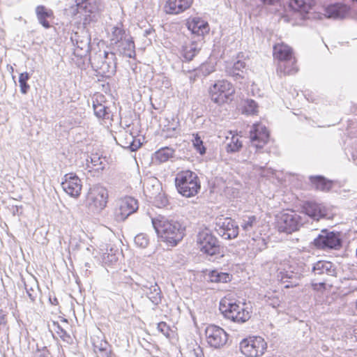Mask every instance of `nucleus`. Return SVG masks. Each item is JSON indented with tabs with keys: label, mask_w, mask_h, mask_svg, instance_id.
<instances>
[{
	"label": "nucleus",
	"mask_w": 357,
	"mask_h": 357,
	"mask_svg": "<svg viewBox=\"0 0 357 357\" xmlns=\"http://www.w3.org/2000/svg\"><path fill=\"white\" fill-rule=\"evenodd\" d=\"M219 310L225 319L238 324L245 323L252 314V308L249 303L236 300L231 295L220 299Z\"/></svg>",
	"instance_id": "1"
},
{
	"label": "nucleus",
	"mask_w": 357,
	"mask_h": 357,
	"mask_svg": "<svg viewBox=\"0 0 357 357\" xmlns=\"http://www.w3.org/2000/svg\"><path fill=\"white\" fill-rule=\"evenodd\" d=\"M153 225L158 235L164 241L172 245L177 244L184 235V228L176 221H170L164 217H159L152 220Z\"/></svg>",
	"instance_id": "2"
},
{
	"label": "nucleus",
	"mask_w": 357,
	"mask_h": 357,
	"mask_svg": "<svg viewBox=\"0 0 357 357\" xmlns=\"http://www.w3.org/2000/svg\"><path fill=\"white\" fill-rule=\"evenodd\" d=\"M175 185L178 192L185 197L195 196L201 188L199 177L190 170L178 172L175 177Z\"/></svg>",
	"instance_id": "3"
},
{
	"label": "nucleus",
	"mask_w": 357,
	"mask_h": 357,
	"mask_svg": "<svg viewBox=\"0 0 357 357\" xmlns=\"http://www.w3.org/2000/svg\"><path fill=\"white\" fill-rule=\"evenodd\" d=\"M303 225L301 216L295 211L286 209L275 217V227L280 233L291 234Z\"/></svg>",
	"instance_id": "4"
},
{
	"label": "nucleus",
	"mask_w": 357,
	"mask_h": 357,
	"mask_svg": "<svg viewBox=\"0 0 357 357\" xmlns=\"http://www.w3.org/2000/svg\"><path fill=\"white\" fill-rule=\"evenodd\" d=\"M209 96L212 102L218 105H224L231 102L236 93L234 86L230 82L218 80L209 89Z\"/></svg>",
	"instance_id": "5"
},
{
	"label": "nucleus",
	"mask_w": 357,
	"mask_h": 357,
	"mask_svg": "<svg viewBox=\"0 0 357 357\" xmlns=\"http://www.w3.org/2000/svg\"><path fill=\"white\" fill-rule=\"evenodd\" d=\"M198 250L206 256L220 255L221 249L218 238L208 229L200 231L197 236Z\"/></svg>",
	"instance_id": "6"
},
{
	"label": "nucleus",
	"mask_w": 357,
	"mask_h": 357,
	"mask_svg": "<svg viewBox=\"0 0 357 357\" xmlns=\"http://www.w3.org/2000/svg\"><path fill=\"white\" fill-rule=\"evenodd\" d=\"M241 352L245 357H260L267 349V343L261 336H248L239 344Z\"/></svg>",
	"instance_id": "7"
},
{
	"label": "nucleus",
	"mask_w": 357,
	"mask_h": 357,
	"mask_svg": "<svg viewBox=\"0 0 357 357\" xmlns=\"http://www.w3.org/2000/svg\"><path fill=\"white\" fill-rule=\"evenodd\" d=\"M86 200L91 209L100 211L107 206L108 200L107 190L102 186H93L89 189Z\"/></svg>",
	"instance_id": "8"
},
{
	"label": "nucleus",
	"mask_w": 357,
	"mask_h": 357,
	"mask_svg": "<svg viewBox=\"0 0 357 357\" xmlns=\"http://www.w3.org/2000/svg\"><path fill=\"white\" fill-rule=\"evenodd\" d=\"M205 340L210 347L218 349L227 343L228 334L222 328L211 324L205 330Z\"/></svg>",
	"instance_id": "9"
},
{
	"label": "nucleus",
	"mask_w": 357,
	"mask_h": 357,
	"mask_svg": "<svg viewBox=\"0 0 357 357\" xmlns=\"http://www.w3.org/2000/svg\"><path fill=\"white\" fill-rule=\"evenodd\" d=\"M314 245L316 248L321 250H338L342 245L340 234L323 230L314 240Z\"/></svg>",
	"instance_id": "10"
},
{
	"label": "nucleus",
	"mask_w": 357,
	"mask_h": 357,
	"mask_svg": "<svg viewBox=\"0 0 357 357\" xmlns=\"http://www.w3.org/2000/svg\"><path fill=\"white\" fill-rule=\"evenodd\" d=\"M75 4L70 7L72 16L81 14L84 16V21L90 20L91 15L98 11L97 0H75Z\"/></svg>",
	"instance_id": "11"
},
{
	"label": "nucleus",
	"mask_w": 357,
	"mask_h": 357,
	"mask_svg": "<svg viewBox=\"0 0 357 357\" xmlns=\"http://www.w3.org/2000/svg\"><path fill=\"white\" fill-rule=\"evenodd\" d=\"M138 209V202L131 197H125L119 199L114 211L115 218L118 221H124L129 215Z\"/></svg>",
	"instance_id": "12"
},
{
	"label": "nucleus",
	"mask_w": 357,
	"mask_h": 357,
	"mask_svg": "<svg viewBox=\"0 0 357 357\" xmlns=\"http://www.w3.org/2000/svg\"><path fill=\"white\" fill-rule=\"evenodd\" d=\"M185 26L192 35L202 38H204L211 30L208 21L199 16L189 17L185 20Z\"/></svg>",
	"instance_id": "13"
},
{
	"label": "nucleus",
	"mask_w": 357,
	"mask_h": 357,
	"mask_svg": "<svg viewBox=\"0 0 357 357\" xmlns=\"http://www.w3.org/2000/svg\"><path fill=\"white\" fill-rule=\"evenodd\" d=\"M215 225L221 236L226 239H233L238 235V227L231 218L220 215L215 219Z\"/></svg>",
	"instance_id": "14"
},
{
	"label": "nucleus",
	"mask_w": 357,
	"mask_h": 357,
	"mask_svg": "<svg viewBox=\"0 0 357 357\" xmlns=\"http://www.w3.org/2000/svg\"><path fill=\"white\" fill-rule=\"evenodd\" d=\"M61 187L69 196L77 198L81 195L82 183L75 173H68L64 175Z\"/></svg>",
	"instance_id": "15"
},
{
	"label": "nucleus",
	"mask_w": 357,
	"mask_h": 357,
	"mask_svg": "<svg viewBox=\"0 0 357 357\" xmlns=\"http://www.w3.org/2000/svg\"><path fill=\"white\" fill-rule=\"evenodd\" d=\"M195 0H165L162 10L169 15H178L189 10L194 4Z\"/></svg>",
	"instance_id": "16"
},
{
	"label": "nucleus",
	"mask_w": 357,
	"mask_h": 357,
	"mask_svg": "<svg viewBox=\"0 0 357 357\" xmlns=\"http://www.w3.org/2000/svg\"><path fill=\"white\" fill-rule=\"evenodd\" d=\"M250 137L252 144L257 149L264 147L269 139V132L266 128L261 123L253 124Z\"/></svg>",
	"instance_id": "17"
},
{
	"label": "nucleus",
	"mask_w": 357,
	"mask_h": 357,
	"mask_svg": "<svg viewBox=\"0 0 357 357\" xmlns=\"http://www.w3.org/2000/svg\"><path fill=\"white\" fill-rule=\"evenodd\" d=\"M93 107L95 115L102 119H112L109 108L106 105V98L103 94L96 93L93 100Z\"/></svg>",
	"instance_id": "18"
},
{
	"label": "nucleus",
	"mask_w": 357,
	"mask_h": 357,
	"mask_svg": "<svg viewBox=\"0 0 357 357\" xmlns=\"http://www.w3.org/2000/svg\"><path fill=\"white\" fill-rule=\"evenodd\" d=\"M248 56L242 52L236 54V61L231 66H227V73L233 77L243 78V70L245 69Z\"/></svg>",
	"instance_id": "19"
},
{
	"label": "nucleus",
	"mask_w": 357,
	"mask_h": 357,
	"mask_svg": "<svg viewBox=\"0 0 357 357\" xmlns=\"http://www.w3.org/2000/svg\"><path fill=\"white\" fill-rule=\"evenodd\" d=\"M273 56L275 60L280 62L295 57V55L291 47L280 42L273 45Z\"/></svg>",
	"instance_id": "20"
},
{
	"label": "nucleus",
	"mask_w": 357,
	"mask_h": 357,
	"mask_svg": "<svg viewBox=\"0 0 357 357\" xmlns=\"http://www.w3.org/2000/svg\"><path fill=\"white\" fill-rule=\"evenodd\" d=\"M298 71L297 59L295 57L286 61H280L278 64L277 73L280 76L291 75Z\"/></svg>",
	"instance_id": "21"
},
{
	"label": "nucleus",
	"mask_w": 357,
	"mask_h": 357,
	"mask_svg": "<svg viewBox=\"0 0 357 357\" xmlns=\"http://www.w3.org/2000/svg\"><path fill=\"white\" fill-rule=\"evenodd\" d=\"M350 8L343 3L328 6L325 10V15L328 18H344L347 16Z\"/></svg>",
	"instance_id": "22"
},
{
	"label": "nucleus",
	"mask_w": 357,
	"mask_h": 357,
	"mask_svg": "<svg viewBox=\"0 0 357 357\" xmlns=\"http://www.w3.org/2000/svg\"><path fill=\"white\" fill-rule=\"evenodd\" d=\"M36 14L39 22L45 29H49L51 26L50 20L54 18V12L52 10L46 8L45 6L40 5L36 8Z\"/></svg>",
	"instance_id": "23"
},
{
	"label": "nucleus",
	"mask_w": 357,
	"mask_h": 357,
	"mask_svg": "<svg viewBox=\"0 0 357 357\" xmlns=\"http://www.w3.org/2000/svg\"><path fill=\"white\" fill-rule=\"evenodd\" d=\"M301 209L303 213L314 219L318 220L324 215L320 205L314 202H305L302 204Z\"/></svg>",
	"instance_id": "24"
},
{
	"label": "nucleus",
	"mask_w": 357,
	"mask_h": 357,
	"mask_svg": "<svg viewBox=\"0 0 357 357\" xmlns=\"http://www.w3.org/2000/svg\"><path fill=\"white\" fill-rule=\"evenodd\" d=\"M200 50L201 47L199 46L197 42L191 41L182 47L181 54L185 61H190Z\"/></svg>",
	"instance_id": "25"
},
{
	"label": "nucleus",
	"mask_w": 357,
	"mask_h": 357,
	"mask_svg": "<svg viewBox=\"0 0 357 357\" xmlns=\"http://www.w3.org/2000/svg\"><path fill=\"white\" fill-rule=\"evenodd\" d=\"M334 271L333 264L328 261H319L314 264L312 268L314 275H332Z\"/></svg>",
	"instance_id": "26"
},
{
	"label": "nucleus",
	"mask_w": 357,
	"mask_h": 357,
	"mask_svg": "<svg viewBox=\"0 0 357 357\" xmlns=\"http://www.w3.org/2000/svg\"><path fill=\"white\" fill-rule=\"evenodd\" d=\"M314 0H290L289 6L295 11L307 13L314 6Z\"/></svg>",
	"instance_id": "27"
},
{
	"label": "nucleus",
	"mask_w": 357,
	"mask_h": 357,
	"mask_svg": "<svg viewBox=\"0 0 357 357\" xmlns=\"http://www.w3.org/2000/svg\"><path fill=\"white\" fill-rule=\"evenodd\" d=\"M208 278L211 282L227 283L231 280L232 276L229 273L219 272L217 270H213L209 272Z\"/></svg>",
	"instance_id": "28"
},
{
	"label": "nucleus",
	"mask_w": 357,
	"mask_h": 357,
	"mask_svg": "<svg viewBox=\"0 0 357 357\" xmlns=\"http://www.w3.org/2000/svg\"><path fill=\"white\" fill-rule=\"evenodd\" d=\"M174 155V150L169 147H163L155 152L153 160L158 163L165 162Z\"/></svg>",
	"instance_id": "29"
},
{
	"label": "nucleus",
	"mask_w": 357,
	"mask_h": 357,
	"mask_svg": "<svg viewBox=\"0 0 357 357\" xmlns=\"http://www.w3.org/2000/svg\"><path fill=\"white\" fill-rule=\"evenodd\" d=\"M126 142L121 144L123 147L130 149L132 151H135L139 149L142 146V142L139 139L134 137L131 133H125Z\"/></svg>",
	"instance_id": "30"
},
{
	"label": "nucleus",
	"mask_w": 357,
	"mask_h": 357,
	"mask_svg": "<svg viewBox=\"0 0 357 357\" xmlns=\"http://www.w3.org/2000/svg\"><path fill=\"white\" fill-rule=\"evenodd\" d=\"M230 142L227 145V150L228 152H236L238 151L242 146V142L241 141L239 136L237 133H232Z\"/></svg>",
	"instance_id": "31"
},
{
	"label": "nucleus",
	"mask_w": 357,
	"mask_h": 357,
	"mask_svg": "<svg viewBox=\"0 0 357 357\" xmlns=\"http://www.w3.org/2000/svg\"><path fill=\"white\" fill-rule=\"evenodd\" d=\"M242 112L245 114H257L258 112V105L253 100L248 99L244 102Z\"/></svg>",
	"instance_id": "32"
},
{
	"label": "nucleus",
	"mask_w": 357,
	"mask_h": 357,
	"mask_svg": "<svg viewBox=\"0 0 357 357\" xmlns=\"http://www.w3.org/2000/svg\"><path fill=\"white\" fill-rule=\"evenodd\" d=\"M118 261V257L112 250L107 251L102 255V262L105 266H112Z\"/></svg>",
	"instance_id": "33"
},
{
	"label": "nucleus",
	"mask_w": 357,
	"mask_h": 357,
	"mask_svg": "<svg viewBox=\"0 0 357 357\" xmlns=\"http://www.w3.org/2000/svg\"><path fill=\"white\" fill-rule=\"evenodd\" d=\"M312 182L316 188L319 190H328L331 187V183L321 176L314 178Z\"/></svg>",
	"instance_id": "34"
},
{
	"label": "nucleus",
	"mask_w": 357,
	"mask_h": 357,
	"mask_svg": "<svg viewBox=\"0 0 357 357\" xmlns=\"http://www.w3.org/2000/svg\"><path fill=\"white\" fill-rule=\"evenodd\" d=\"M126 31L120 27H114L113 29L112 36H111V42L113 44H118L125 38Z\"/></svg>",
	"instance_id": "35"
},
{
	"label": "nucleus",
	"mask_w": 357,
	"mask_h": 357,
	"mask_svg": "<svg viewBox=\"0 0 357 357\" xmlns=\"http://www.w3.org/2000/svg\"><path fill=\"white\" fill-rule=\"evenodd\" d=\"M29 79V75L26 72L21 73L19 76L20 91L23 94H26L30 89L29 85L27 84Z\"/></svg>",
	"instance_id": "36"
},
{
	"label": "nucleus",
	"mask_w": 357,
	"mask_h": 357,
	"mask_svg": "<svg viewBox=\"0 0 357 357\" xmlns=\"http://www.w3.org/2000/svg\"><path fill=\"white\" fill-rule=\"evenodd\" d=\"M158 330L162 333L167 338H172L174 334V331L165 321H160L158 324Z\"/></svg>",
	"instance_id": "37"
},
{
	"label": "nucleus",
	"mask_w": 357,
	"mask_h": 357,
	"mask_svg": "<svg viewBox=\"0 0 357 357\" xmlns=\"http://www.w3.org/2000/svg\"><path fill=\"white\" fill-rule=\"evenodd\" d=\"M194 139L192 140V144L194 148L201 155H204L206 153V147L204 145V142L198 133L193 134Z\"/></svg>",
	"instance_id": "38"
},
{
	"label": "nucleus",
	"mask_w": 357,
	"mask_h": 357,
	"mask_svg": "<svg viewBox=\"0 0 357 357\" xmlns=\"http://www.w3.org/2000/svg\"><path fill=\"white\" fill-rule=\"evenodd\" d=\"M292 278V274L289 273L288 271L282 270L278 271L277 274V280L280 283H285Z\"/></svg>",
	"instance_id": "39"
},
{
	"label": "nucleus",
	"mask_w": 357,
	"mask_h": 357,
	"mask_svg": "<svg viewBox=\"0 0 357 357\" xmlns=\"http://www.w3.org/2000/svg\"><path fill=\"white\" fill-rule=\"evenodd\" d=\"M135 243L139 247L145 248L149 244V240L144 235L139 234L135 236Z\"/></svg>",
	"instance_id": "40"
},
{
	"label": "nucleus",
	"mask_w": 357,
	"mask_h": 357,
	"mask_svg": "<svg viewBox=\"0 0 357 357\" xmlns=\"http://www.w3.org/2000/svg\"><path fill=\"white\" fill-rule=\"evenodd\" d=\"M53 326L55 327V332L58 334V335L63 340H66V338L70 337L69 335L64 331L58 323L54 322Z\"/></svg>",
	"instance_id": "41"
},
{
	"label": "nucleus",
	"mask_w": 357,
	"mask_h": 357,
	"mask_svg": "<svg viewBox=\"0 0 357 357\" xmlns=\"http://www.w3.org/2000/svg\"><path fill=\"white\" fill-rule=\"evenodd\" d=\"M256 220H257V218L255 215L248 217V219L245 220L244 221L243 224L242 225V228L244 230H247V229L252 227V226L254 225V224L256 222Z\"/></svg>",
	"instance_id": "42"
},
{
	"label": "nucleus",
	"mask_w": 357,
	"mask_h": 357,
	"mask_svg": "<svg viewBox=\"0 0 357 357\" xmlns=\"http://www.w3.org/2000/svg\"><path fill=\"white\" fill-rule=\"evenodd\" d=\"M191 357H204L202 349L198 347L191 352Z\"/></svg>",
	"instance_id": "43"
},
{
	"label": "nucleus",
	"mask_w": 357,
	"mask_h": 357,
	"mask_svg": "<svg viewBox=\"0 0 357 357\" xmlns=\"http://www.w3.org/2000/svg\"><path fill=\"white\" fill-rule=\"evenodd\" d=\"M325 284H326V280H324L323 281L319 282V283H312V286L313 287L314 289L315 290H318L321 288H323L324 289L325 288Z\"/></svg>",
	"instance_id": "44"
},
{
	"label": "nucleus",
	"mask_w": 357,
	"mask_h": 357,
	"mask_svg": "<svg viewBox=\"0 0 357 357\" xmlns=\"http://www.w3.org/2000/svg\"><path fill=\"white\" fill-rule=\"evenodd\" d=\"M128 43L129 47H130L132 48V52H131V53H130L128 54V57L132 58V57H133L135 55V43H134V42L132 40H128Z\"/></svg>",
	"instance_id": "45"
},
{
	"label": "nucleus",
	"mask_w": 357,
	"mask_h": 357,
	"mask_svg": "<svg viewBox=\"0 0 357 357\" xmlns=\"http://www.w3.org/2000/svg\"><path fill=\"white\" fill-rule=\"evenodd\" d=\"M264 4L267 5H274L278 2H280L281 0H261Z\"/></svg>",
	"instance_id": "46"
},
{
	"label": "nucleus",
	"mask_w": 357,
	"mask_h": 357,
	"mask_svg": "<svg viewBox=\"0 0 357 357\" xmlns=\"http://www.w3.org/2000/svg\"><path fill=\"white\" fill-rule=\"evenodd\" d=\"M50 302L51 303L52 305H58L59 304V300L55 296L53 298L50 297Z\"/></svg>",
	"instance_id": "47"
},
{
	"label": "nucleus",
	"mask_w": 357,
	"mask_h": 357,
	"mask_svg": "<svg viewBox=\"0 0 357 357\" xmlns=\"http://www.w3.org/2000/svg\"><path fill=\"white\" fill-rule=\"evenodd\" d=\"M354 337L356 338V340L357 341V323L356 324V325L354 326Z\"/></svg>",
	"instance_id": "48"
},
{
	"label": "nucleus",
	"mask_w": 357,
	"mask_h": 357,
	"mask_svg": "<svg viewBox=\"0 0 357 357\" xmlns=\"http://www.w3.org/2000/svg\"><path fill=\"white\" fill-rule=\"evenodd\" d=\"M36 357H47V355L45 353L40 352Z\"/></svg>",
	"instance_id": "49"
},
{
	"label": "nucleus",
	"mask_w": 357,
	"mask_h": 357,
	"mask_svg": "<svg viewBox=\"0 0 357 357\" xmlns=\"http://www.w3.org/2000/svg\"><path fill=\"white\" fill-rule=\"evenodd\" d=\"M108 55V53L107 52H105V57L107 58Z\"/></svg>",
	"instance_id": "50"
},
{
	"label": "nucleus",
	"mask_w": 357,
	"mask_h": 357,
	"mask_svg": "<svg viewBox=\"0 0 357 357\" xmlns=\"http://www.w3.org/2000/svg\"><path fill=\"white\" fill-rule=\"evenodd\" d=\"M289 285H286L285 286V288H289Z\"/></svg>",
	"instance_id": "51"
},
{
	"label": "nucleus",
	"mask_w": 357,
	"mask_h": 357,
	"mask_svg": "<svg viewBox=\"0 0 357 357\" xmlns=\"http://www.w3.org/2000/svg\"><path fill=\"white\" fill-rule=\"evenodd\" d=\"M353 2H357V0H351Z\"/></svg>",
	"instance_id": "52"
}]
</instances>
